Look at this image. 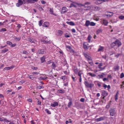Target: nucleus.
<instances>
[{"mask_svg":"<svg viewBox=\"0 0 124 124\" xmlns=\"http://www.w3.org/2000/svg\"><path fill=\"white\" fill-rule=\"evenodd\" d=\"M122 45L121 43L118 39H116L114 42L112 43L111 46L112 47H113L114 46L117 45L119 47Z\"/></svg>","mask_w":124,"mask_h":124,"instance_id":"obj_1","label":"nucleus"},{"mask_svg":"<svg viewBox=\"0 0 124 124\" xmlns=\"http://www.w3.org/2000/svg\"><path fill=\"white\" fill-rule=\"evenodd\" d=\"M84 84L85 86L88 88H92L94 86V84L92 82H89L87 81H85Z\"/></svg>","mask_w":124,"mask_h":124,"instance_id":"obj_2","label":"nucleus"},{"mask_svg":"<svg viewBox=\"0 0 124 124\" xmlns=\"http://www.w3.org/2000/svg\"><path fill=\"white\" fill-rule=\"evenodd\" d=\"M90 3L88 2H87L85 3L84 5H81L79 4L78 3V7H84L85 8H86L87 7L88 8L89 7H90V6H88V5H90Z\"/></svg>","mask_w":124,"mask_h":124,"instance_id":"obj_3","label":"nucleus"},{"mask_svg":"<svg viewBox=\"0 0 124 124\" xmlns=\"http://www.w3.org/2000/svg\"><path fill=\"white\" fill-rule=\"evenodd\" d=\"M109 112L110 115L112 116H114L116 113L115 109L113 108H111L109 110Z\"/></svg>","mask_w":124,"mask_h":124,"instance_id":"obj_4","label":"nucleus"},{"mask_svg":"<svg viewBox=\"0 0 124 124\" xmlns=\"http://www.w3.org/2000/svg\"><path fill=\"white\" fill-rule=\"evenodd\" d=\"M85 57L87 59V60L88 61H91L92 59L91 57L89 55V54L87 53H83Z\"/></svg>","mask_w":124,"mask_h":124,"instance_id":"obj_5","label":"nucleus"},{"mask_svg":"<svg viewBox=\"0 0 124 124\" xmlns=\"http://www.w3.org/2000/svg\"><path fill=\"white\" fill-rule=\"evenodd\" d=\"M37 53L39 54H43L46 53V52L44 49H39Z\"/></svg>","mask_w":124,"mask_h":124,"instance_id":"obj_6","label":"nucleus"},{"mask_svg":"<svg viewBox=\"0 0 124 124\" xmlns=\"http://www.w3.org/2000/svg\"><path fill=\"white\" fill-rule=\"evenodd\" d=\"M23 0H18V3L16 4V6L18 7H19L23 4Z\"/></svg>","mask_w":124,"mask_h":124,"instance_id":"obj_7","label":"nucleus"},{"mask_svg":"<svg viewBox=\"0 0 124 124\" xmlns=\"http://www.w3.org/2000/svg\"><path fill=\"white\" fill-rule=\"evenodd\" d=\"M105 118V117L104 116L101 117L99 118L96 119L95 120V121L97 122H98L101 121L103 120Z\"/></svg>","mask_w":124,"mask_h":124,"instance_id":"obj_8","label":"nucleus"},{"mask_svg":"<svg viewBox=\"0 0 124 124\" xmlns=\"http://www.w3.org/2000/svg\"><path fill=\"white\" fill-rule=\"evenodd\" d=\"M103 65V64L102 63H100L98 65V68L100 69V70H102L104 69L105 68V66H104L103 68H102L101 67V66Z\"/></svg>","mask_w":124,"mask_h":124,"instance_id":"obj_9","label":"nucleus"},{"mask_svg":"<svg viewBox=\"0 0 124 124\" xmlns=\"http://www.w3.org/2000/svg\"><path fill=\"white\" fill-rule=\"evenodd\" d=\"M46 57L45 56H42L40 58V60L41 61V62L42 63H43L46 62L45 59Z\"/></svg>","mask_w":124,"mask_h":124,"instance_id":"obj_10","label":"nucleus"},{"mask_svg":"<svg viewBox=\"0 0 124 124\" xmlns=\"http://www.w3.org/2000/svg\"><path fill=\"white\" fill-rule=\"evenodd\" d=\"M14 67V66H11L10 67H8L5 68L3 70H9L13 68Z\"/></svg>","mask_w":124,"mask_h":124,"instance_id":"obj_11","label":"nucleus"},{"mask_svg":"<svg viewBox=\"0 0 124 124\" xmlns=\"http://www.w3.org/2000/svg\"><path fill=\"white\" fill-rule=\"evenodd\" d=\"M67 11V8H62V9L61 10V12L62 14H63Z\"/></svg>","mask_w":124,"mask_h":124,"instance_id":"obj_12","label":"nucleus"},{"mask_svg":"<svg viewBox=\"0 0 124 124\" xmlns=\"http://www.w3.org/2000/svg\"><path fill=\"white\" fill-rule=\"evenodd\" d=\"M77 4L75 3H73L71 4L70 7H77Z\"/></svg>","mask_w":124,"mask_h":124,"instance_id":"obj_13","label":"nucleus"},{"mask_svg":"<svg viewBox=\"0 0 124 124\" xmlns=\"http://www.w3.org/2000/svg\"><path fill=\"white\" fill-rule=\"evenodd\" d=\"M49 25V23L46 22H45L43 25V26L47 27H48Z\"/></svg>","mask_w":124,"mask_h":124,"instance_id":"obj_14","label":"nucleus"},{"mask_svg":"<svg viewBox=\"0 0 124 124\" xmlns=\"http://www.w3.org/2000/svg\"><path fill=\"white\" fill-rule=\"evenodd\" d=\"M77 75L76 76L75 74L74 75V76H72V77L73 81H75L77 80Z\"/></svg>","mask_w":124,"mask_h":124,"instance_id":"obj_15","label":"nucleus"},{"mask_svg":"<svg viewBox=\"0 0 124 124\" xmlns=\"http://www.w3.org/2000/svg\"><path fill=\"white\" fill-rule=\"evenodd\" d=\"M66 23L70 25L74 26L75 25L74 23L72 22L67 21L66 22Z\"/></svg>","mask_w":124,"mask_h":124,"instance_id":"obj_16","label":"nucleus"},{"mask_svg":"<svg viewBox=\"0 0 124 124\" xmlns=\"http://www.w3.org/2000/svg\"><path fill=\"white\" fill-rule=\"evenodd\" d=\"M103 24L105 26H107L108 22L105 19H103Z\"/></svg>","mask_w":124,"mask_h":124,"instance_id":"obj_17","label":"nucleus"},{"mask_svg":"<svg viewBox=\"0 0 124 124\" xmlns=\"http://www.w3.org/2000/svg\"><path fill=\"white\" fill-rule=\"evenodd\" d=\"M102 95L105 96H106L108 94V93L107 92L105 91H102Z\"/></svg>","mask_w":124,"mask_h":124,"instance_id":"obj_18","label":"nucleus"},{"mask_svg":"<svg viewBox=\"0 0 124 124\" xmlns=\"http://www.w3.org/2000/svg\"><path fill=\"white\" fill-rule=\"evenodd\" d=\"M58 105V103L57 102H54L53 104H52L51 106L53 107H55Z\"/></svg>","mask_w":124,"mask_h":124,"instance_id":"obj_19","label":"nucleus"},{"mask_svg":"<svg viewBox=\"0 0 124 124\" xmlns=\"http://www.w3.org/2000/svg\"><path fill=\"white\" fill-rule=\"evenodd\" d=\"M104 49V47L101 46H99V48L98 50V52L101 51L103 50Z\"/></svg>","mask_w":124,"mask_h":124,"instance_id":"obj_20","label":"nucleus"},{"mask_svg":"<svg viewBox=\"0 0 124 124\" xmlns=\"http://www.w3.org/2000/svg\"><path fill=\"white\" fill-rule=\"evenodd\" d=\"M87 75L91 76V77H95L96 76V75L94 74L91 73L90 72H89L87 73Z\"/></svg>","mask_w":124,"mask_h":124,"instance_id":"obj_21","label":"nucleus"},{"mask_svg":"<svg viewBox=\"0 0 124 124\" xmlns=\"http://www.w3.org/2000/svg\"><path fill=\"white\" fill-rule=\"evenodd\" d=\"M49 11L51 14H53L55 16H56L57 15L56 14H54L53 13V8H50Z\"/></svg>","mask_w":124,"mask_h":124,"instance_id":"obj_22","label":"nucleus"},{"mask_svg":"<svg viewBox=\"0 0 124 124\" xmlns=\"http://www.w3.org/2000/svg\"><path fill=\"white\" fill-rule=\"evenodd\" d=\"M24 3H33L32 0H23Z\"/></svg>","mask_w":124,"mask_h":124,"instance_id":"obj_23","label":"nucleus"},{"mask_svg":"<svg viewBox=\"0 0 124 124\" xmlns=\"http://www.w3.org/2000/svg\"><path fill=\"white\" fill-rule=\"evenodd\" d=\"M108 1V0H99L97 1V3L99 4H101L103 2Z\"/></svg>","mask_w":124,"mask_h":124,"instance_id":"obj_24","label":"nucleus"},{"mask_svg":"<svg viewBox=\"0 0 124 124\" xmlns=\"http://www.w3.org/2000/svg\"><path fill=\"white\" fill-rule=\"evenodd\" d=\"M47 79V77L44 78L40 77L38 78V79L40 80H45Z\"/></svg>","mask_w":124,"mask_h":124,"instance_id":"obj_25","label":"nucleus"},{"mask_svg":"<svg viewBox=\"0 0 124 124\" xmlns=\"http://www.w3.org/2000/svg\"><path fill=\"white\" fill-rule=\"evenodd\" d=\"M119 66L118 65H116L114 67V69L115 70V71L118 70L119 69Z\"/></svg>","mask_w":124,"mask_h":124,"instance_id":"obj_26","label":"nucleus"},{"mask_svg":"<svg viewBox=\"0 0 124 124\" xmlns=\"http://www.w3.org/2000/svg\"><path fill=\"white\" fill-rule=\"evenodd\" d=\"M90 22L89 20H87L86 21V23H85V25L86 26H88L89 25H90Z\"/></svg>","mask_w":124,"mask_h":124,"instance_id":"obj_27","label":"nucleus"},{"mask_svg":"<svg viewBox=\"0 0 124 124\" xmlns=\"http://www.w3.org/2000/svg\"><path fill=\"white\" fill-rule=\"evenodd\" d=\"M118 91H117L116 93L115 96V99L116 101L118 99Z\"/></svg>","mask_w":124,"mask_h":124,"instance_id":"obj_28","label":"nucleus"},{"mask_svg":"<svg viewBox=\"0 0 124 124\" xmlns=\"http://www.w3.org/2000/svg\"><path fill=\"white\" fill-rule=\"evenodd\" d=\"M21 39V37H15L14 39L16 41H19Z\"/></svg>","mask_w":124,"mask_h":124,"instance_id":"obj_29","label":"nucleus"},{"mask_svg":"<svg viewBox=\"0 0 124 124\" xmlns=\"http://www.w3.org/2000/svg\"><path fill=\"white\" fill-rule=\"evenodd\" d=\"M63 33V32L61 30L58 31V35L59 36H61Z\"/></svg>","mask_w":124,"mask_h":124,"instance_id":"obj_30","label":"nucleus"},{"mask_svg":"<svg viewBox=\"0 0 124 124\" xmlns=\"http://www.w3.org/2000/svg\"><path fill=\"white\" fill-rule=\"evenodd\" d=\"M108 13H110V14H111V15H110V14H108V15H106V16H107L108 17H109L112 16L113 15V13L112 12H108Z\"/></svg>","mask_w":124,"mask_h":124,"instance_id":"obj_31","label":"nucleus"},{"mask_svg":"<svg viewBox=\"0 0 124 124\" xmlns=\"http://www.w3.org/2000/svg\"><path fill=\"white\" fill-rule=\"evenodd\" d=\"M43 23V21L42 20H40V21H39V26H41L42 24Z\"/></svg>","mask_w":124,"mask_h":124,"instance_id":"obj_32","label":"nucleus"},{"mask_svg":"<svg viewBox=\"0 0 124 124\" xmlns=\"http://www.w3.org/2000/svg\"><path fill=\"white\" fill-rule=\"evenodd\" d=\"M29 41L31 43H34L35 42V40L33 39H29Z\"/></svg>","mask_w":124,"mask_h":124,"instance_id":"obj_33","label":"nucleus"},{"mask_svg":"<svg viewBox=\"0 0 124 124\" xmlns=\"http://www.w3.org/2000/svg\"><path fill=\"white\" fill-rule=\"evenodd\" d=\"M104 74L103 73H102L101 74H99L98 75V77H99L101 78H102L104 76Z\"/></svg>","mask_w":124,"mask_h":124,"instance_id":"obj_34","label":"nucleus"},{"mask_svg":"<svg viewBox=\"0 0 124 124\" xmlns=\"http://www.w3.org/2000/svg\"><path fill=\"white\" fill-rule=\"evenodd\" d=\"M74 72L75 73V75H78V70L77 69H74Z\"/></svg>","mask_w":124,"mask_h":124,"instance_id":"obj_35","label":"nucleus"},{"mask_svg":"<svg viewBox=\"0 0 124 124\" xmlns=\"http://www.w3.org/2000/svg\"><path fill=\"white\" fill-rule=\"evenodd\" d=\"M95 23L93 22H91L90 23V25L91 26H94L95 25Z\"/></svg>","mask_w":124,"mask_h":124,"instance_id":"obj_36","label":"nucleus"},{"mask_svg":"<svg viewBox=\"0 0 124 124\" xmlns=\"http://www.w3.org/2000/svg\"><path fill=\"white\" fill-rule=\"evenodd\" d=\"M45 111H46L47 113L48 114H51V112L49 111V110L47 109H45Z\"/></svg>","mask_w":124,"mask_h":124,"instance_id":"obj_37","label":"nucleus"},{"mask_svg":"<svg viewBox=\"0 0 124 124\" xmlns=\"http://www.w3.org/2000/svg\"><path fill=\"white\" fill-rule=\"evenodd\" d=\"M7 44L10 45L11 46V45L12 44V43L9 41H8L7 42Z\"/></svg>","mask_w":124,"mask_h":124,"instance_id":"obj_38","label":"nucleus"},{"mask_svg":"<svg viewBox=\"0 0 124 124\" xmlns=\"http://www.w3.org/2000/svg\"><path fill=\"white\" fill-rule=\"evenodd\" d=\"M58 91L60 93H64V91L62 90H59Z\"/></svg>","mask_w":124,"mask_h":124,"instance_id":"obj_39","label":"nucleus"},{"mask_svg":"<svg viewBox=\"0 0 124 124\" xmlns=\"http://www.w3.org/2000/svg\"><path fill=\"white\" fill-rule=\"evenodd\" d=\"M91 38V37L90 35H89L88 36V37L87 39H88V42H90Z\"/></svg>","mask_w":124,"mask_h":124,"instance_id":"obj_40","label":"nucleus"},{"mask_svg":"<svg viewBox=\"0 0 124 124\" xmlns=\"http://www.w3.org/2000/svg\"><path fill=\"white\" fill-rule=\"evenodd\" d=\"M72 104V102L71 101H70L68 103V107H70V106H71Z\"/></svg>","mask_w":124,"mask_h":124,"instance_id":"obj_41","label":"nucleus"},{"mask_svg":"<svg viewBox=\"0 0 124 124\" xmlns=\"http://www.w3.org/2000/svg\"><path fill=\"white\" fill-rule=\"evenodd\" d=\"M52 67L53 69H54L56 67L54 63L52 64Z\"/></svg>","mask_w":124,"mask_h":124,"instance_id":"obj_42","label":"nucleus"},{"mask_svg":"<svg viewBox=\"0 0 124 124\" xmlns=\"http://www.w3.org/2000/svg\"><path fill=\"white\" fill-rule=\"evenodd\" d=\"M124 77V74L123 73H121L120 75V78H122Z\"/></svg>","mask_w":124,"mask_h":124,"instance_id":"obj_43","label":"nucleus"},{"mask_svg":"<svg viewBox=\"0 0 124 124\" xmlns=\"http://www.w3.org/2000/svg\"><path fill=\"white\" fill-rule=\"evenodd\" d=\"M25 81H24L22 80V81H20L19 82V83L20 84H23V83H25Z\"/></svg>","mask_w":124,"mask_h":124,"instance_id":"obj_44","label":"nucleus"},{"mask_svg":"<svg viewBox=\"0 0 124 124\" xmlns=\"http://www.w3.org/2000/svg\"><path fill=\"white\" fill-rule=\"evenodd\" d=\"M110 103H108V104L106 106V108L108 109L110 107Z\"/></svg>","mask_w":124,"mask_h":124,"instance_id":"obj_45","label":"nucleus"},{"mask_svg":"<svg viewBox=\"0 0 124 124\" xmlns=\"http://www.w3.org/2000/svg\"><path fill=\"white\" fill-rule=\"evenodd\" d=\"M84 47L85 49H87L88 48V46L85 45H84Z\"/></svg>","mask_w":124,"mask_h":124,"instance_id":"obj_46","label":"nucleus"},{"mask_svg":"<svg viewBox=\"0 0 124 124\" xmlns=\"http://www.w3.org/2000/svg\"><path fill=\"white\" fill-rule=\"evenodd\" d=\"M16 43H15V44H12V45H11L10 46H11V47H14L16 46Z\"/></svg>","mask_w":124,"mask_h":124,"instance_id":"obj_47","label":"nucleus"},{"mask_svg":"<svg viewBox=\"0 0 124 124\" xmlns=\"http://www.w3.org/2000/svg\"><path fill=\"white\" fill-rule=\"evenodd\" d=\"M44 87L42 86H42H37V88L39 89H40L41 88H43Z\"/></svg>","mask_w":124,"mask_h":124,"instance_id":"obj_48","label":"nucleus"},{"mask_svg":"<svg viewBox=\"0 0 124 124\" xmlns=\"http://www.w3.org/2000/svg\"><path fill=\"white\" fill-rule=\"evenodd\" d=\"M119 18L121 19H124V16H119Z\"/></svg>","mask_w":124,"mask_h":124,"instance_id":"obj_49","label":"nucleus"},{"mask_svg":"<svg viewBox=\"0 0 124 124\" xmlns=\"http://www.w3.org/2000/svg\"><path fill=\"white\" fill-rule=\"evenodd\" d=\"M23 54H26L28 55V53L26 51H23Z\"/></svg>","mask_w":124,"mask_h":124,"instance_id":"obj_50","label":"nucleus"},{"mask_svg":"<svg viewBox=\"0 0 124 124\" xmlns=\"http://www.w3.org/2000/svg\"><path fill=\"white\" fill-rule=\"evenodd\" d=\"M8 50L6 49H5L3 51V52L4 53H5L7 52Z\"/></svg>","mask_w":124,"mask_h":124,"instance_id":"obj_51","label":"nucleus"},{"mask_svg":"<svg viewBox=\"0 0 124 124\" xmlns=\"http://www.w3.org/2000/svg\"><path fill=\"white\" fill-rule=\"evenodd\" d=\"M85 99L83 98H82L80 100V101L82 102H84Z\"/></svg>","mask_w":124,"mask_h":124,"instance_id":"obj_52","label":"nucleus"},{"mask_svg":"<svg viewBox=\"0 0 124 124\" xmlns=\"http://www.w3.org/2000/svg\"><path fill=\"white\" fill-rule=\"evenodd\" d=\"M66 48L69 49V50L71 49V48L70 46H66Z\"/></svg>","mask_w":124,"mask_h":124,"instance_id":"obj_53","label":"nucleus"},{"mask_svg":"<svg viewBox=\"0 0 124 124\" xmlns=\"http://www.w3.org/2000/svg\"><path fill=\"white\" fill-rule=\"evenodd\" d=\"M103 86L105 88H106L107 87V85L104 84L103 85Z\"/></svg>","mask_w":124,"mask_h":124,"instance_id":"obj_54","label":"nucleus"},{"mask_svg":"<svg viewBox=\"0 0 124 124\" xmlns=\"http://www.w3.org/2000/svg\"><path fill=\"white\" fill-rule=\"evenodd\" d=\"M6 30V29L5 28L2 29L0 30L1 31H5Z\"/></svg>","mask_w":124,"mask_h":124,"instance_id":"obj_55","label":"nucleus"},{"mask_svg":"<svg viewBox=\"0 0 124 124\" xmlns=\"http://www.w3.org/2000/svg\"><path fill=\"white\" fill-rule=\"evenodd\" d=\"M91 61L90 62H89V63L91 65H92L93 64V63Z\"/></svg>","mask_w":124,"mask_h":124,"instance_id":"obj_56","label":"nucleus"},{"mask_svg":"<svg viewBox=\"0 0 124 124\" xmlns=\"http://www.w3.org/2000/svg\"><path fill=\"white\" fill-rule=\"evenodd\" d=\"M71 31L73 33H75L76 32V30L74 29H72L71 30Z\"/></svg>","mask_w":124,"mask_h":124,"instance_id":"obj_57","label":"nucleus"},{"mask_svg":"<svg viewBox=\"0 0 124 124\" xmlns=\"http://www.w3.org/2000/svg\"><path fill=\"white\" fill-rule=\"evenodd\" d=\"M27 101L29 102H32V101L31 99H28L27 100Z\"/></svg>","mask_w":124,"mask_h":124,"instance_id":"obj_58","label":"nucleus"},{"mask_svg":"<svg viewBox=\"0 0 124 124\" xmlns=\"http://www.w3.org/2000/svg\"><path fill=\"white\" fill-rule=\"evenodd\" d=\"M61 78L63 80V81L65 80V78L64 76H62L61 77Z\"/></svg>","mask_w":124,"mask_h":124,"instance_id":"obj_59","label":"nucleus"},{"mask_svg":"<svg viewBox=\"0 0 124 124\" xmlns=\"http://www.w3.org/2000/svg\"><path fill=\"white\" fill-rule=\"evenodd\" d=\"M108 78H104L103 79V80L104 81H105L106 80H108Z\"/></svg>","mask_w":124,"mask_h":124,"instance_id":"obj_60","label":"nucleus"},{"mask_svg":"<svg viewBox=\"0 0 124 124\" xmlns=\"http://www.w3.org/2000/svg\"><path fill=\"white\" fill-rule=\"evenodd\" d=\"M106 55L102 56V58H104L105 59H106Z\"/></svg>","mask_w":124,"mask_h":124,"instance_id":"obj_61","label":"nucleus"},{"mask_svg":"<svg viewBox=\"0 0 124 124\" xmlns=\"http://www.w3.org/2000/svg\"><path fill=\"white\" fill-rule=\"evenodd\" d=\"M121 55V54H118L116 55L115 56L116 57H118V56H119L120 55Z\"/></svg>","mask_w":124,"mask_h":124,"instance_id":"obj_62","label":"nucleus"},{"mask_svg":"<svg viewBox=\"0 0 124 124\" xmlns=\"http://www.w3.org/2000/svg\"><path fill=\"white\" fill-rule=\"evenodd\" d=\"M32 74H39V73L37 72H33L32 73Z\"/></svg>","mask_w":124,"mask_h":124,"instance_id":"obj_63","label":"nucleus"},{"mask_svg":"<svg viewBox=\"0 0 124 124\" xmlns=\"http://www.w3.org/2000/svg\"><path fill=\"white\" fill-rule=\"evenodd\" d=\"M69 51L70 52H74V51L72 49V48L71 49H70Z\"/></svg>","mask_w":124,"mask_h":124,"instance_id":"obj_64","label":"nucleus"}]
</instances>
